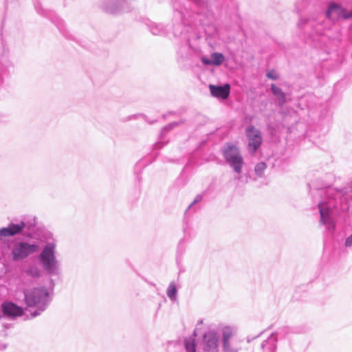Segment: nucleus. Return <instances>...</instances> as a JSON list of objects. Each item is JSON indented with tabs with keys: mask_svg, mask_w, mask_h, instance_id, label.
<instances>
[{
	"mask_svg": "<svg viewBox=\"0 0 352 352\" xmlns=\"http://www.w3.org/2000/svg\"><path fill=\"white\" fill-rule=\"evenodd\" d=\"M25 226H26L25 223L23 221H21L20 222H19L17 223H10L8 226V227L11 232L12 236H15L18 234H20L23 230Z\"/></svg>",
	"mask_w": 352,
	"mask_h": 352,
	"instance_id": "2eb2a0df",
	"label": "nucleus"
},
{
	"mask_svg": "<svg viewBox=\"0 0 352 352\" xmlns=\"http://www.w3.org/2000/svg\"><path fill=\"white\" fill-rule=\"evenodd\" d=\"M151 32L155 35L166 34L163 25L161 24L155 25L151 27Z\"/></svg>",
	"mask_w": 352,
	"mask_h": 352,
	"instance_id": "412c9836",
	"label": "nucleus"
},
{
	"mask_svg": "<svg viewBox=\"0 0 352 352\" xmlns=\"http://www.w3.org/2000/svg\"><path fill=\"white\" fill-rule=\"evenodd\" d=\"M267 76L272 80H276L278 78V74L274 70L269 71Z\"/></svg>",
	"mask_w": 352,
	"mask_h": 352,
	"instance_id": "5701e85b",
	"label": "nucleus"
},
{
	"mask_svg": "<svg viewBox=\"0 0 352 352\" xmlns=\"http://www.w3.org/2000/svg\"><path fill=\"white\" fill-rule=\"evenodd\" d=\"M271 90L272 94L278 100V102L280 106L283 105L287 102L286 94L280 88L276 87L274 84H272Z\"/></svg>",
	"mask_w": 352,
	"mask_h": 352,
	"instance_id": "ddd939ff",
	"label": "nucleus"
},
{
	"mask_svg": "<svg viewBox=\"0 0 352 352\" xmlns=\"http://www.w3.org/2000/svg\"><path fill=\"white\" fill-rule=\"evenodd\" d=\"M196 340L194 337H188L184 340L186 352H196Z\"/></svg>",
	"mask_w": 352,
	"mask_h": 352,
	"instance_id": "dca6fc26",
	"label": "nucleus"
},
{
	"mask_svg": "<svg viewBox=\"0 0 352 352\" xmlns=\"http://www.w3.org/2000/svg\"><path fill=\"white\" fill-rule=\"evenodd\" d=\"M177 289L174 282H171L167 289V296L171 300H175L177 298Z\"/></svg>",
	"mask_w": 352,
	"mask_h": 352,
	"instance_id": "a211bd4d",
	"label": "nucleus"
},
{
	"mask_svg": "<svg viewBox=\"0 0 352 352\" xmlns=\"http://www.w3.org/2000/svg\"><path fill=\"white\" fill-rule=\"evenodd\" d=\"M202 346L205 352H219L220 340L218 333L214 330L206 332L203 336Z\"/></svg>",
	"mask_w": 352,
	"mask_h": 352,
	"instance_id": "39448f33",
	"label": "nucleus"
},
{
	"mask_svg": "<svg viewBox=\"0 0 352 352\" xmlns=\"http://www.w3.org/2000/svg\"><path fill=\"white\" fill-rule=\"evenodd\" d=\"M334 206L333 200L329 202L322 201L318 204V208L320 214V223L324 225L327 230H333L335 228V223L329 216V210Z\"/></svg>",
	"mask_w": 352,
	"mask_h": 352,
	"instance_id": "423d86ee",
	"label": "nucleus"
},
{
	"mask_svg": "<svg viewBox=\"0 0 352 352\" xmlns=\"http://www.w3.org/2000/svg\"><path fill=\"white\" fill-rule=\"evenodd\" d=\"M266 165L263 162L258 163L254 168V172L258 177H261L263 176L265 170L266 169Z\"/></svg>",
	"mask_w": 352,
	"mask_h": 352,
	"instance_id": "6ab92c4d",
	"label": "nucleus"
},
{
	"mask_svg": "<svg viewBox=\"0 0 352 352\" xmlns=\"http://www.w3.org/2000/svg\"><path fill=\"white\" fill-rule=\"evenodd\" d=\"M237 329L234 327L226 326L222 328L221 335L222 340L221 342H227L230 340L238 338L236 337Z\"/></svg>",
	"mask_w": 352,
	"mask_h": 352,
	"instance_id": "9b49d317",
	"label": "nucleus"
},
{
	"mask_svg": "<svg viewBox=\"0 0 352 352\" xmlns=\"http://www.w3.org/2000/svg\"><path fill=\"white\" fill-rule=\"evenodd\" d=\"M326 15L327 18L332 21L338 20L341 18L348 19L352 17V10L348 12L339 4L331 3L329 6Z\"/></svg>",
	"mask_w": 352,
	"mask_h": 352,
	"instance_id": "0eeeda50",
	"label": "nucleus"
},
{
	"mask_svg": "<svg viewBox=\"0 0 352 352\" xmlns=\"http://www.w3.org/2000/svg\"><path fill=\"white\" fill-rule=\"evenodd\" d=\"M210 57L212 65L214 66L221 65L225 60L224 56L221 53L219 52H214L211 54Z\"/></svg>",
	"mask_w": 352,
	"mask_h": 352,
	"instance_id": "f3484780",
	"label": "nucleus"
},
{
	"mask_svg": "<svg viewBox=\"0 0 352 352\" xmlns=\"http://www.w3.org/2000/svg\"><path fill=\"white\" fill-rule=\"evenodd\" d=\"M202 199V197L201 195H197L195 198L193 202L188 206V208L192 206L195 204L199 202Z\"/></svg>",
	"mask_w": 352,
	"mask_h": 352,
	"instance_id": "a878e982",
	"label": "nucleus"
},
{
	"mask_svg": "<svg viewBox=\"0 0 352 352\" xmlns=\"http://www.w3.org/2000/svg\"><path fill=\"white\" fill-rule=\"evenodd\" d=\"M27 274L32 277H38L41 270L37 266L32 265L27 270Z\"/></svg>",
	"mask_w": 352,
	"mask_h": 352,
	"instance_id": "aec40b11",
	"label": "nucleus"
},
{
	"mask_svg": "<svg viewBox=\"0 0 352 352\" xmlns=\"http://www.w3.org/2000/svg\"><path fill=\"white\" fill-rule=\"evenodd\" d=\"M0 236L1 237H8L12 236L11 232L10 230L9 227L0 228Z\"/></svg>",
	"mask_w": 352,
	"mask_h": 352,
	"instance_id": "4be33fe9",
	"label": "nucleus"
},
{
	"mask_svg": "<svg viewBox=\"0 0 352 352\" xmlns=\"http://www.w3.org/2000/svg\"><path fill=\"white\" fill-rule=\"evenodd\" d=\"M222 347L223 352H238L241 349V340L236 338L222 343Z\"/></svg>",
	"mask_w": 352,
	"mask_h": 352,
	"instance_id": "f8f14e48",
	"label": "nucleus"
},
{
	"mask_svg": "<svg viewBox=\"0 0 352 352\" xmlns=\"http://www.w3.org/2000/svg\"><path fill=\"white\" fill-rule=\"evenodd\" d=\"M56 243L47 242L38 255V261L43 270L50 275L57 276L60 274V263L57 258Z\"/></svg>",
	"mask_w": 352,
	"mask_h": 352,
	"instance_id": "f257e3e1",
	"label": "nucleus"
},
{
	"mask_svg": "<svg viewBox=\"0 0 352 352\" xmlns=\"http://www.w3.org/2000/svg\"><path fill=\"white\" fill-rule=\"evenodd\" d=\"M117 10V9H111V10H109V12H114Z\"/></svg>",
	"mask_w": 352,
	"mask_h": 352,
	"instance_id": "c756f323",
	"label": "nucleus"
},
{
	"mask_svg": "<svg viewBox=\"0 0 352 352\" xmlns=\"http://www.w3.org/2000/svg\"><path fill=\"white\" fill-rule=\"evenodd\" d=\"M276 338L272 334L265 341L262 343V348L266 352L273 351L276 349Z\"/></svg>",
	"mask_w": 352,
	"mask_h": 352,
	"instance_id": "4468645a",
	"label": "nucleus"
},
{
	"mask_svg": "<svg viewBox=\"0 0 352 352\" xmlns=\"http://www.w3.org/2000/svg\"><path fill=\"white\" fill-rule=\"evenodd\" d=\"M201 63L205 65H212L211 58L209 59L206 56H204L201 59Z\"/></svg>",
	"mask_w": 352,
	"mask_h": 352,
	"instance_id": "b1692460",
	"label": "nucleus"
},
{
	"mask_svg": "<svg viewBox=\"0 0 352 352\" xmlns=\"http://www.w3.org/2000/svg\"><path fill=\"white\" fill-rule=\"evenodd\" d=\"M307 22V19H301L298 23V26H301L302 23H305Z\"/></svg>",
	"mask_w": 352,
	"mask_h": 352,
	"instance_id": "bb28decb",
	"label": "nucleus"
},
{
	"mask_svg": "<svg viewBox=\"0 0 352 352\" xmlns=\"http://www.w3.org/2000/svg\"><path fill=\"white\" fill-rule=\"evenodd\" d=\"M2 310L5 315L13 318L19 316L23 314V309L12 302L3 303Z\"/></svg>",
	"mask_w": 352,
	"mask_h": 352,
	"instance_id": "9d476101",
	"label": "nucleus"
},
{
	"mask_svg": "<svg viewBox=\"0 0 352 352\" xmlns=\"http://www.w3.org/2000/svg\"><path fill=\"white\" fill-rule=\"evenodd\" d=\"M246 133L249 141V149L254 153L262 142L261 133L253 126H249L246 129Z\"/></svg>",
	"mask_w": 352,
	"mask_h": 352,
	"instance_id": "6e6552de",
	"label": "nucleus"
},
{
	"mask_svg": "<svg viewBox=\"0 0 352 352\" xmlns=\"http://www.w3.org/2000/svg\"><path fill=\"white\" fill-rule=\"evenodd\" d=\"M345 245L350 247L352 245V234L346 239Z\"/></svg>",
	"mask_w": 352,
	"mask_h": 352,
	"instance_id": "393cba45",
	"label": "nucleus"
},
{
	"mask_svg": "<svg viewBox=\"0 0 352 352\" xmlns=\"http://www.w3.org/2000/svg\"><path fill=\"white\" fill-rule=\"evenodd\" d=\"M41 245L37 241H17L11 250L13 261H18L26 258L30 254L38 252Z\"/></svg>",
	"mask_w": 352,
	"mask_h": 352,
	"instance_id": "7ed1b4c3",
	"label": "nucleus"
},
{
	"mask_svg": "<svg viewBox=\"0 0 352 352\" xmlns=\"http://www.w3.org/2000/svg\"><path fill=\"white\" fill-rule=\"evenodd\" d=\"M198 322H199V324H202V323H203V320H199Z\"/></svg>",
	"mask_w": 352,
	"mask_h": 352,
	"instance_id": "7c9ffc66",
	"label": "nucleus"
},
{
	"mask_svg": "<svg viewBox=\"0 0 352 352\" xmlns=\"http://www.w3.org/2000/svg\"><path fill=\"white\" fill-rule=\"evenodd\" d=\"M333 190L331 188H329L327 190V195L328 196H330L332 194Z\"/></svg>",
	"mask_w": 352,
	"mask_h": 352,
	"instance_id": "c85d7f7f",
	"label": "nucleus"
},
{
	"mask_svg": "<svg viewBox=\"0 0 352 352\" xmlns=\"http://www.w3.org/2000/svg\"><path fill=\"white\" fill-rule=\"evenodd\" d=\"M6 344L5 343L0 342V351H3V350L6 349Z\"/></svg>",
	"mask_w": 352,
	"mask_h": 352,
	"instance_id": "cd10ccee",
	"label": "nucleus"
},
{
	"mask_svg": "<svg viewBox=\"0 0 352 352\" xmlns=\"http://www.w3.org/2000/svg\"><path fill=\"white\" fill-rule=\"evenodd\" d=\"M223 157L236 173H241L244 162L240 151L236 146H227L223 151Z\"/></svg>",
	"mask_w": 352,
	"mask_h": 352,
	"instance_id": "20e7f679",
	"label": "nucleus"
},
{
	"mask_svg": "<svg viewBox=\"0 0 352 352\" xmlns=\"http://www.w3.org/2000/svg\"><path fill=\"white\" fill-rule=\"evenodd\" d=\"M173 123H170V124L168 126V127H170L171 125H173Z\"/></svg>",
	"mask_w": 352,
	"mask_h": 352,
	"instance_id": "2f4dec72",
	"label": "nucleus"
},
{
	"mask_svg": "<svg viewBox=\"0 0 352 352\" xmlns=\"http://www.w3.org/2000/svg\"><path fill=\"white\" fill-rule=\"evenodd\" d=\"M25 300L28 307L36 308L31 313L32 317H36L47 307L50 300V294L44 287L34 288L25 292Z\"/></svg>",
	"mask_w": 352,
	"mask_h": 352,
	"instance_id": "f03ea898",
	"label": "nucleus"
},
{
	"mask_svg": "<svg viewBox=\"0 0 352 352\" xmlns=\"http://www.w3.org/2000/svg\"><path fill=\"white\" fill-rule=\"evenodd\" d=\"M230 85L226 84L223 86H218L214 85H209V89L211 95L215 98L226 99L230 94Z\"/></svg>",
	"mask_w": 352,
	"mask_h": 352,
	"instance_id": "1a4fd4ad",
	"label": "nucleus"
}]
</instances>
